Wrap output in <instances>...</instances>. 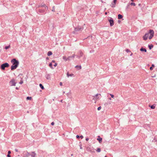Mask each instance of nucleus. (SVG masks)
I'll return each mask as SVG.
<instances>
[{"instance_id": "1", "label": "nucleus", "mask_w": 157, "mask_h": 157, "mask_svg": "<svg viewBox=\"0 0 157 157\" xmlns=\"http://www.w3.org/2000/svg\"><path fill=\"white\" fill-rule=\"evenodd\" d=\"M154 31L153 30L150 29L148 33H145L144 35L143 36V40H146L147 39L149 34H150V35L149 37V39H151L154 36Z\"/></svg>"}, {"instance_id": "2", "label": "nucleus", "mask_w": 157, "mask_h": 157, "mask_svg": "<svg viewBox=\"0 0 157 157\" xmlns=\"http://www.w3.org/2000/svg\"><path fill=\"white\" fill-rule=\"evenodd\" d=\"M83 29V27L82 26H78L77 28H75L74 32L75 33H80Z\"/></svg>"}, {"instance_id": "3", "label": "nucleus", "mask_w": 157, "mask_h": 157, "mask_svg": "<svg viewBox=\"0 0 157 157\" xmlns=\"http://www.w3.org/2000/svg\"><path fill=\"white\" fill-rule=\"evenodd\" d=\"M36 11L39 14H44L46 13V11L47 10H45V9L44 8V9L36 8Z\"/></svg>"}, {"instance_id": "4", "label": "nucleus", "mask_w": 157, "mask_h": 157, "mask_svg": "<svg viewBox=\"0 0 157 157\" xmlns=\"http://www.w3.org/2000/svg\"><path fill=\"white\" fill-rule=\"evenodd\" d=\"M9 66V64L8 63H5L1 65L0 68L2 70H4L6 67H8Z\"/></svg>"}, {"instance_id": "5", "label": "nucleus", "mask_w": 157, "mask_h": 157, "mask_svg": "<svg viewBox=\"0 0 157 157\" xmlns=\"http://www.w3.org/2000/svg\"><path fill=\"white\" fill-rule=\"evenodd\" d=\"M36 8H37L39 7H43L45 9V10H48V7H47V6L44 3H42L39 5H36Z\"/></svg>"}, {"instance_id": "6", "label": "nucleus", "mask_w": 157, "mask_h": 157, "mask_svg": "<svg viewBox=\"0 0 157 157\" xmlns=\"http://www.w3.org/2000/svg\"><path fill=\"white\" fill-rule=\"evenodd\" d=\"M75 55L74 54L72 56H69L68 58H67L65 56H63V58L64 60L66 61L67 60H71V59H70V58H72V59H73L75 58Z\"/></svg>"}, {"instance_id": "7", "label": "nucleus", "mask_w": 157, "mask_h": 157, "mask_svg": "<svg viewBox=\"0 0 157 157\" xmlns=\"http://www.w3.org/2000/svg\"><path fill=\"white\" fill-rule=\"evenodd\" d=\"M17 83L14 79L13 78L9 82V85L10 86H15Z\"/></svg>"}, {"instance_id": "8", "label": "nucleus", "mask_w": 157, "mask_h": 157, "mask_svg": "<svg viewBox=\"0 0 157 157\" xmlns=\"http://www.w3.org/2000/svg\"><path fill=\"white\" fill-rule=\"evenodd\" d=\"M11 62L13 63V65L18 66L19 63V62L18 60H17L16 59L14 58L12 59Z\"/></svg>"}, {"instance_id": "9", "label": "nucleus", "mask_w": 157, "mask_h": 157, "mask_svg": "<svg viewBox=\"0 0 157 157\" xmlns=\"http://www.w3.org/2000/svg\"><path fill=\"white\" fill-rule=\"evenodd\" d=\"M86 150L87 151L91 152H95V149H94L93 147H87Z\"/></svg>"}, {"instance_id": "10", "label": "nucleus", "mask_w": 157, "mask_h": 157, "mask_svg": "<svg viewBox=\"0 0 157 157\" xmlns=\"http://www.w3.org/2000/svg\"><path fill=\"white\" fill-rule=\"evenodd\" d=\"M108 20L109 22L110 26H112L114 25V21L113 18L111 17H109Z\"/></svg>"}, {"instance_id": "11", "label": "nucleus", "mask_w": 157, "mask_h": 157, "mask_svg": "<svg viewBox=\"0 0 157 157\" xmlns=\"http://www.w3.org/2000/svg\"><path fill=\"white\" fill-rule=\"evenodd\" d=\"M18 66H17V65H12L11 67V70L13 71V70L16 69L18 67Z\"/></svg>"}, {"instance_id": "12", "label": "nucleus", "mask_w": 157, "mask_h": 157, "mask_svg": "<svg viewBox=\"0 0 157 157\" xmlns=\"http://www.w3.org/2000/svg\"><path fill=\"white\" fill-rule=\"evenodd\" d=\"M83 54V53L81 51H80L79 52V56H77V57H78L79 59L81 57H82V56Z\"/></svg>"}, {"instance_id": "13", "label": "nucleus", "mask_w": 157, "mask_h": 157, "mask_svg": "<svg viewBox=\"0 0 157 157\" xmlns=\"http://www.w3.org/2000/svg\"><path fill=\"white\" fill-rule=\"evenodd\" d=\"M30 153L27 151L24 154V157H28V156L30 155Z\"/></svg>"}, {"instance_id": "14", "label": "nucleus", "mask_w": 157, "mask_h": 157, "mask_svg": "<svg viewBox=\"0 0 157 157\" xmlns=\"http://www.w3.org/2000/svg\"><path fill=\"white\" fill-rule=\"evenodd\" d=\"M36 155V154L34 151L32 152L31 153H30L31 157H35Z\"/></svg>"}, {"instance_id": "15", "label": "nucleus", "mask_w": 157, "mask_h": 157, "mask_svg": "<svg viewBox=\"0 0 157 157\" xmlns=\"http://www.w3.org/2000/svg\"><path fill=\"white\" fill-rule=\"evenodd\" d=\"M67 76L68 77H69L70 76V77L74 76V74H69L68 72H67Z\"/></svg>"}, {"instance_id": "16", "label": "nucleus", "mask_w": 157, "mask_h": 157, "mask_svg": "<svg viewBox=\"0 0 157 157\" xmlns=\"http://www.w3.org/2000/svg\"><path fill=\"white\" fill-rule=\"evenodd\" d=\"M97 140L99 141V143H100L102 142V138L100 137L99 136H98Z\"/></svg>"}, {"instance_id": "17", "label": "nucleus", "mask_w": 157, "mask_h": 157, "mask_svg": "<svg viewBox=\"0 0 157 157\" xmlns=\"http://www.w3.org/2000/svg\"><path fill=\"white\" fill-rule=\"evenodd\" d=\"M101 96V94H98L95 95V96L94 97V98L95 99H97L99 98V97H98V96Z\"/></svg>"}, {"instance_id": "18", "label": "nucleus", "mask_w": 157, "mask_h": 157, "mask_svg": "<svg viewBox=\"0 0 157 157\" xmlns=\"http://www.w3.org/2000/svg\"><path fill=\"white\" fill-rule=\"evenodd\" d=\"M140 51H142V52H147V50L145 48H144L143 47L141 48L140 49Z\"/></svg>"}, {"instance_id": "19", "label": "nucleus", "mask_w": 157, "mask_h": 157, "mask_svg": "<svg viewBox=\"0 0 157 157\" xmlns=\"http://www.w3.org/2000/svg\"><path fill=\"white\" fill-rule=\"evenodd\" d=\"M123 17V16L122 15L119 14L118 15V18L119 19H120L122 18Z\"/></svg>"}, {"instance_id": "20", "label": "nucleus", "mask_w": 157, "mask_h": 157, "mask_svg": "<svg viewBox=\"0 0 157 157\" xmlns=\"http://www.w3.org/2000/svg\"><path fill=\"white\" fill-rule=\"evenodd\" d=\"M148 48L150 50H151L152 48L153 47V45L152 44H151V45L149 44L148 45Z\"/></svg>"}, {"instance_id": "21", "label": "nucleus", "mask_w": 157, "mask_h": 157, "mask_svg": "<svg viewBox=\"0 0 157 157\" xmlns=\"http://www.w3.org/2000/svg\"><path fill=\"white\" fill-rule=\"evenodd\" d=\"M52 52L49 51L48 52V53H47V55L48 56H50L52 55Z\"/></svg>"}, {"instance_id": "22", "label": "nucleus", "mask_w": 157, "mask_h": 157, "mask_svg": "<svg viewBox=\"0 0 157 157\" xmlns=\"http://www.w3.org/2000/svg\"><path fill=\"white\" fill-rule=\"evenodd\" d=\"M39 86L40 87V88L44 90V88L43 86L41 84H40Z\"/></svg>"}, {"instance_id": "23", "label": "nucleus", "mask_w": 157, "mask_h": 157, "mask_svg": "<svg viewBox=\"0 0 157 157\" xmlns=\"http://www.w3.org/2000/svg\"><path fill=\"white\" fill-rule=\"evenodd\" d=\"M155 105L154 104L152 105H151L150 106V107L151 109H153L155 108Z\"/></svg>"}, {"instance_id": "24", "label": "nucleus", "mask_w": 157, "mask_h": 157, "mask_svg": "<svg viewBox=\"0 0 157 157\" xmlns=\"http://www.w3.org/2000/svg\"><path fill=\"white\" fill-rule=\"evenodd\" d=\"M155 67V65L153 64H152V65L150 67V70L151 71L153 69V67Z\"/></svg>"}, {"instance_id": "25", "label": "nucleus", "mask_w": 157, "mask_h": 157, "mask_svg": "<svg viewBox=\"0 0 157 157\" xmlns=\"http://www.w3.org/2000/svg\"><path fill=\"white\" fill-rule=\"evenodd\" d=\"M75 67L77 68V67H79V68L78 69H81V65H76L75 66Z\"/></svg>"}, {"instance_id": "26", "label": "nucleus", "mask_w": 157, "mask_h": 157, "mask_svg": "<svg viewBox=\"0 0 157 157\" xmlns=\"http://www.w3.org/2000/svg\"><path fill=\"white\" fill-rule=\"evenodd\" d=\"M32 97H27L26 98V99L27 100H31L32 99Z\"/></svg>"}, {"instance_id": "27", "label": "nucleus", "mask_w": 157, "mask_h": 157, "mask_svg": "<svg viewBox=\"0 0 157 157\" xmlns=\"http://www.w3.org/2000/svg\"><path fill=\"white\" fill-rule=\"evenodd\" d=\"M10 45L8 46H6L5 47V49H9V48H10Z\"/></svg>"}, {"instance_id": "28", "label": "nucleus", "mask_w": 157, "mask_h": 157, "mask_svg": "<svg viewBox=\"0 0 157 157\" xmlns=\"http://www.w3.org/2000/svg\"><path fill=\"white\" fill-rule=\"evenodd\" d=\"M115 4H114V3H112L111 5V7H115Z\"/></svg>"}, {"instance_id": "29", "label": "nucleus", "mask_w": 157, "mask_h": 157, "mask_svg": "<svg viewBox=\"0 0 157 157\" xmlns=\"http://www.w3.org/2000/svg\"><path fill=\"white\" fill-rule=\"evenodd\" d=\"M130 5L131 6H136V4L135 3L133 2H132L130 3Z\"/></svg>"}, {"instance_id": "30", "label": "nucleus", "mask_w": 157, "mask_h": 157, "mask_svg": "<svg viewBox=\"0 0 157 157\" xmlns=\"http://www.w3.org/2000/svg\"><path fill=\"white\" fill-rule=\"evenodd\" d=\"M96 151L98 152H99L101 151V149L99 148H98Z\"/></svg>"}, {"instance_id": "31", "label": "nucleus", "mask_w": 157, "mask_h": 157, "mask_svg": "<svg viewBox=\"0 0 157 157\" xmlns=\"http://www.w3.org/2000/svg\"><path fill=\"white\" fill-rule=\"evenodd\" d=\"M52 11L53 12H54L55 11V6H53L52 7Z\"/></svg>"}, {"instance_id": "32", "label": "nucleus", "mask_w": 157, "mask_h": 157, "mask_svg": "<svg viewBox=\"0 0 157 157\" xmlns=\"http://www.w3.org/2000/svg\"><path fill=\"white\" fill-rule=\"evenodd\" d=\"M49 66L51 68H53V67H52V63H49Z\"/></svg>"}, {"instance_id": "33", "label": "nucleus", "mask_w": 157, "mask_h": 157, "mask_svg": "<svg viewBox=\"0 0 157 157\" xmlns=\"http://www.w3.org/2000/svg\"><path fill=\"white\" fill-rule=\"evenodd\" d=\"M101 108V106H99L98 108L97 109L98 110H100Z\"/></svg>"}, {"instance_id": "34", "label": "nucleus", "mask_w": 157, "mask_h": 157, "mask_svg": "<svg viewBox=\"0 0 157 157\" xmlns=\"http://www.w3.org/2000/svg\"><path fill=\"white\" fill-rule=\"evenodd\" d=\"M110 95L111 96V97L112 98H113L114 97V96L113 95V94H110Z\"/></svg>"}, {"instance_id": "35", "label": "nucleus", "mask_w": 157, "mask_h": 157, "mask_svg": "<svg viewBox=\"0 0 157 157\" xmlns=\"http://www.w3.org/2000/svg\"><path fill=\"white\" fill-rule=\"evenodd\" d=\"M23 83V81L22 80H21L19 82V84H22Z\"/></svg>"}, {"instance_id": "36", "label": "nucleus", "mask_w": 157, "mask_h": 157, "mask_svg": "<svg viewBox=\"0 0 157 157\" xmlns=\"http://www.w3.org/2000/svg\"><path fill=\"white\" fill-rule=\"evenodd\" d=\"M126 51L127 52H130V50H129L128 49H127L126 50Z\"/></svg>"}, {"instance_id": "37", "label": "nucleus", "mask_w": 157, "mask_h": 157, "mask_svg": "<svg viewBox=\"0 0 157 157\" xmlns=\"http://www.w3.org/2000/svg\"><path fill=\"white\" fill-rule=\"evenodd\" d=\"M116 1H117V0H113V3L116 4Z\"/></svg>"}, {"instance_id": "38", "label": "nucleus", "mask_w": 157, "mask_h": 157, "mask_svg": "<svg viewBox=\"0 0 157 157\" xmlns=\"http://www.w3.org/2000/svg\"><path fill=\"white\" fill-rule=\"evenodd\" d=\"M57 65V63H55L54 64V66H55V67H56Z\"/></svg>"}, {"instance_id": "39", "label": "nucleus", "mask_w": 157, "mask_h": 157, "mask_svg": "<svg viewBox=\"0 0 157 157\" xmlns=\"http://www.w3.org/2000/svg\"><path fill=\"white\" fill-rule=\"evenodd\" d=\"M54 124H55V123H54V122H52V123H51V124L52 125H54Z\"/></svg>"}, {"instance_id": "40", "label": "nucleus", "mask_w": 157, "mask_h": 157, "mask_svg": "<svg viewBox=\"0 0 157 157\" xmlns=\"http://www.w3.org/2000/svg\"><path fill=\"white\" fill-rule=\"evenodd\" d=\"M76 137L78 139L80 137V136L78 135H77L76 136Z\"/></svg>"}, {"instance_id": "41", "label": "nucleus", "mask_w": 157, "mask_h": 157, "mask_svg": "<svg viewBox=\"0 0 157 157\" xmlns=\"http://www.w3.org/2000/svg\"><path fill=\"white\" fill-rule=\"evenodd\" d=\"M11 151H8V154H10L11 153Z\"/></svg>"}, {"instance_id": "42", "label": "nucleus", "mask_w": 157, "mask_h": 157, "mask_svg": "<svg viewBox=\"0 0 157 157\" xmlns=\"http://www.w3.org/2000/svg\"><path fill=\"white\" fill-rule=\"evenodd\" d=\"M89 140V138H86V141H88Z\"/></svg>"}, {"instance_id": "43", "label": "nucleus", "mask_w": 157, "mask_h": 157, "mask_svg": "<svg viewBox=\"0 0 157 157\" xmlns=\"http://www.w3.org/2000/svg\"><path fill=\"white\" fill-rule=\"evenodd\" d=\"M59 85L61 86H62V85H63L62 83V82H60V83H59Z\"/></svg>"}, {"instance_id": "44", "label": "nucleus", "mask_w": 157, "mask_h": 157, "mask_svg": "<svg viewBox=\"0 0 157 157\" xmlns=\"http://www.w3.org/2000/svg\"><path fill=\"white\" fill-rule=\"evenodd\" d=\"M81 139H82L83 138V136L81 135L80 137Z\"/></svg>"}, {"instance_id": "45", "label": "nucleus", "mask_w": 157, "mask_h": 157, "mask_svg": "<svg viewBox=\"0 0 157 157\" xmlns=\"http://www.w3.org/2000/svg\"><path fill=\"white\" fill-rule=\"evenodd\" d=\"M7 157H11V156L10 154H8L7 155Z\"/></svg>"}, {"instance_id": "46", "label": "nucleus", "mask_w": 157, "mask_h": 157, "mask_svg": "<svg viewBox=\"0 0 157 157\" xmlns=\"http://www.w3.org/2000/svg\"><path fill=\"white\" fill-rule=\"evenodd\" d=\"M154 140L155 141H157V139H156V137H155Z\"/></svg>"}, {"instance_id": "47", "label": "nucleus", "mask_w": 157, "mask_h": 157, "mask_svg": "<svg viewBox=\"0 0 157 157\" xmlns=\"http://www.w3.org/2000/svg\"><path fill=\"white\" fill-rule=\"evenodd\" d=\"M15 150L16 152H18V150L17 149H15Z\"/></svg>"}, {"instance_id": "48", "label": "nucleus", "mask_w": 157, "mask_h": 157, "mask_svg": "<svg viewBox=\"0 0 157 157\" xmlns=\"http://www.w3.org/2000/svg\"><path fill=\"white\" fill-rule=\"evenodd\" d=\"M93 52H94V50H92L90 51V53Z\"/></svg>"}, {"instance_id": "49", "label": "nucleus", "mask_w": 157, "mask_h": 157, "mask_svg": "<svg viewBox=\"0 0 157 157\" xmlns=\"http://www.w3.org/2000/svg\"><path fill=\"white\" fill-rule=\"evenodd\" d=\"M118 23H120V22H121V21H120V20H118Z\"/></svg>"}, {"instance_id": "50", "label": "nucleus", "mask_w": 157, "mask_h": 157, "mask_svg": "<svg viewBox=\"0 0 157 157\" xmlns=\"http://www.w3.org/2000/svg\"><path fill=\"white\" fill-rule=\"evenodd\" d=\"M55 60H53L52 61V62L55 63Z\"/></svg>"}, {"instance_id": "51", "label": "nucleus", "mask_w": 157, "mask_h": 157, "mask_svg": "<svg viewBox=\"0 0 157 157\" xmlns=\"http://www.w3.org/2000/svg\"><path fill=\"white\" fill-rule=\"evenodd\" d=\"M16 89H17V90H18V88L17 87H16Z\"/></svg>"}, {"instance_id": "52", "label": "nucleus", "mask_w": 157, "mask_h": 157, "mask_svg": "<svg viewBox=\"0 0 157 157\" xmlns=\"http://www.w3.org/2000/svg\"><path fill=\"white\" fill-rule=\"evenodd\" d=\"M80 148L81 149H82V147L81 146H80Z\"/></svg>"}, {"instance_id": "53", "label": "nucleus", "mask_w": 157, "mask_h": 157, "mask_svg": "<svg viewBox=\"0 0 157 157\" xmlns=\"http://www.w3.org/2000/svg\"><path fill=\"white\" fill-rule=\"evenodd\" d=\"M70 59H71H71H72V58H70Z\"/></svg>"}, {"instance_id": "54", "label": "nucleus", "mask_w": 157, "mask_h": 157, "mask_svg": "<svg viewBox=\"0 0 157 157\" xmlns=\"http://www.w3.org/2000/svg\"><path fill=\"white\" fill-rule=\"evenodd\" d=\"M140 5H141L140 4H138V5H139V6H140Z\"/></svg>"}, {"instance_id": "55", "label": "nucleus", "mask_w": 157, "mask_h": 157, "mask_svg": "<svg viewBox=\"0 0 157 157\" xmlns=\"http://www.w3.org/2000/svg\"><path fill=\"white\" fill-rule=\"evenodd\" d=\"M105 14H107V12H105Z\"/></svg>"}, {"instance_id": "56", "label": "nucleus", "mask_w": 157, "mask_h": 157, "mask_svg": "<svg viewBox=\"0 0 157 157\" xmlns=\"http://www.w3.org/2000/svg\"><path fill=\"white\" fill-rule=\"evenodd\" d=\"M132 157H137L136 156H133Z\"/></svg>"}, {"instance_id": "57", "label": "nucleus", "mask_w": 157, "mask_h": 157, "mask_svg": "<svg viewBox=\"0 0 157 157\" xmlns=\"http://www.w3.org/2000/svg\"><path fill=\"white\" fill-rule=\"evenodd\" d=\"M132 1H134V0H131Z\"/></svg>"}, {"instance_id": "58", "label": "nucleus", "mask_w": 157, "mask_h": 157, "mask_svg": "<svg viewBox=\"0 0 157 157\" xmlns=\"http://www.w3.org/2000/svg\"><path fill=\"white\" fill-rule=\"evenodd\" d=\"M109 99L110 100H111V98H109Z\"/></svg>"}, {"instance_id": "59", "label": "nucleus", "mask_w": 157, "mask_h": 157, "mask_svg": "<svg viewBox=\"0 0 157 157\" xmlns=\"http://www.w3.org/2000/svg\"><path fill=\"white\" fill-rule=\"evenodd\" d=\"M48 59V57H47V58H46V59Z\"/></svg>"}, {"instance_id": "60", "label": "nucleus", "mask_w": 157, "mask_h": 157, "mask_svg": "<svg viewBox=\"0 0 157 157\" xmlns=\"http://www.w3.org/2000/svg\"><path fill=\"white\" fill-rule=\"evenodd\" d=\"M132 54H131L130 56H132Z\"/></svg>"}, {"instance_id": "61", "label": "nucleus", "mask_w": 157, "mask_h": 157, "mask_svg": "<svg viewBox=\"0 0 157 157\" xmlns=\"http://www.w3.org/2000/svg\"><path fill=\"white\" fill-rule=\"evenodd\" d=\"M105 157H107V156H105Z\"/></svg>"}, {"instance_id": "62", "label": "nucleus", "mask_w": 157, "mask_h": 157, "mask_svg": "<svg viewBox=\"0 0 157 157\" xmlns=\"http://www.w3.org/2000/svg\"><path fill=\"white\" fill-rule=\"evenodd\" d=\"M47 78V79H48V77Z\"/></svg>"}, {"instance_id": "63", "label": "nucleus", "mask_w": 157, "mask_h": 157, "mask_svg": "<svg viewBox=\"0 0 157 157\" xmlns=\"http://www.w3.org/2000/svg\"><path fill=\"white\" fill-rule=\"evenodd\" d=\"M62 101H63L62 100H61V102H62Z\"/></svg>"}]
</instances>
